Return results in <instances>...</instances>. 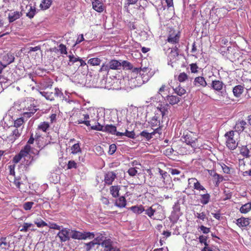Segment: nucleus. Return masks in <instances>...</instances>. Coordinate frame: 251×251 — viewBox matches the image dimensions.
<instances>
[{"label":"nucleus","mask_w":251,"mask_h":251,"mask_svg":"<svg viewBox=\"0 0 251 251\" xmlns=\"http://www.w3.org/2000/svg\"><path fill=\"white\" fill-rule=\"evenodd\" d=\"M83 119H80L78 120V124H84L87 126H90L91 129L97 131H102L109 133L113 135H116L117 136H119L118 133H120L117 131L116 127L112 125H107L104 127L101 125L98 122V120H93L92 122H94V124L91 125L90 124L91 121L88 120L89 119V115L87 114H83Z\"/></svg>","instance_id":"f257e3e1"},{"label":"nucleus","mask_w":251,"mask_h":251,"mask_svg":"<svg viewBox=\"0 0 251 251\" xmlns=\"http://www.w3.org/2000/svg\"><path fill=\"white\" fill-rule=\"evenodd\" d=\"M23 116L26 118L32 117L38 110L36 101L33 98H27L23 102Z\"/></svg>","instance_id":"f03ea898"},{"label":"nucleus","mask_w":251,"mask_h":251,"mask_svg":"<svg viewBox=\"0 0 251 251\" xmlns=\"http://www.w3.org/2000/svg\"><path fill=\"white\" fill-rule=\"evenodd\" d=\"M40 94L44 97L46 100L50 101L54 100L55 98H61L63 94L61 90L58 88H55L54 90H50L48 91H40Z\"/></svg>","instance_id":"7ed1b4c3"},{"label":"nucleus","mask_w":251,"mask_h":251,"mask_svg":"<svg viewBox=\"0 0 251 251\" xmlns=\"http://www.w3.org/2000/svg\"><path fill=\"white\" fill-rule=\"evenodd\" d=\"M180 38V32L173 28L169 27L166 41L172 44H178Z\"/></svg>","instance_id":"20e7f679"},{"label":"nucleus","mask_w":251,"mask_h":251,"mask_svg":"<svg viewBox=\"0 0 251 251\" xmlns=\"http://www.w3.org/2000/svg\"><path fill=\"white\" fill-rule=\"evenodd\" d=\"M225 137H226V146L228 148V149L231 150L235 149L238 146V143L234 139V131L231 130L227 132L225 134Z\"/></svg>","instance_id":"39448f33"},{"label":"nucleus","mask_w":251,"mask_h":251,"mask_svg":"<svg viewBox=\"0 0 251 251\" xmlns=\"http://www.w3.org/2000/svg\"><path fill=\"white\" fill-rule=\"evenodd\" d=\"M182 138L187 145H190L192 147H194L195 141L197 140L196 136L189 130L184 131Z\"/></svg>","instance_id":"423d86ee"},{"label":"nucleus","mask_w":251,"mask_h":251,"mask_svg":"<svg viewBox=\"0 0 251 251\" xmlns=\"http://www.w3.org/2000/svg\"><path fill=\"white\" fill-rule=\"evenodd\" d=\"M14 59L13 54L10 53L4 54L0 61V71L2 72L4 68L14 61Z\"/></svg>","instance_id":"0eeeda50"},{"label":"nucleus","mask_w":251,"mask_h":251,"mask_svg":"<svg viewBox=\"0 0 251 251\" xmlns=\"http://www.w3.org/2000/svg\"><path fill=\"white\" fill-rule=\"evenodd\" d=\"M188 187L191 184H192L193 185V188L194 189L199 191H202L205 192H207L206 189L204 187V186L201 185L200 182L197 178L195 177L190 178L188 179Z\"/></svg>","instance_id":"6e6552de"},{"label":"nucleus","mask_w":251,"mask_h":251,"mask_svg":"<svg viewBox=\"0 0 251 251\" xmlns=\"http://www.w3.org/2000/svg\"><path fill=\"white\" fill-rule=\"evenodd\" d=\"M251 219L242 217L236 220V224L241 229H247L250 226Z\"/></svg>","instance_id":"1a4fd4ad"},{"label":"nucleus","mask_w":251,"mask_h":251,"mask_svg":"<svg viewBox=\"0 0 251 251\" xmlns=\"http://www.w3.org/2000/svg\"><path fill=\"white\" fill-rule=\"evenodd\" d=\"M22 131V128H15L11 134L7 137V140L10 142L13 143L21 136Z\"/></svg>","instance_id":"9d476101"},{"label":"nucleus","mask_w":251,"mask_h":251,"mask_svg":"<svg viewBox=\"0 0 251 251\" xmlns=\"http://www.w3.org/2000/svg\"><path fill=\"white\" fill-rule=\"evenodd\" d=\"M117 176L116 173L112 171L108 172L104 175V183L108 185H110L112 184L114 180L116 178Z\"/></svg>","instance_id":"9b49d317"},{"label":"nucleus","mask_w":251,"mask_h":251,"mask_svg":"<svg viewBox=\"0 0 251 251\" xmlns=\"http://www.w3.org/2000/svg\"><path fill=\"white\" fill-rule=\"evenodd\" d=\"M69 231V229L63 228L58 233L57 236L59 238L61 242H65L70 239Z\"/></svg>","instance_id":"f8f14e48"},{"label":"nucleus","mask_w":251,"mask_h":251,"mask_svg":"<svg viewBox=\"0 0 251 251\" xmlns=\"http://www.w3.org/2000/svg\"><path fill=\"white\" fill-rule=\"evenodd\" d=\"M247 123L244 120H238L234 126V129L235 131L241 133L244 131L246 128Z\"/></svg>","instance_id":"ddd939ff"},{"label":"nucleus","mask_w":251,"mask_h":251,"mask_svg":"<svg viewBox=\"0 0 251 251\" xmlns=\"http://www.w3.org/2000/svg\"><path fill=\"white\" fill-rule=\"evenodd\" d=\"M193 84L196 87L202 88L205 87L207 85L205 78L203 76H200L195 78Z\"/></svg>","instance_id":"4468645a"},{"label":"nucleus","mask_w":251,"mask_h":251,"mask_svg":"<svg viewBox=\"0 0 251 251\" xmlns=\"http://www.w3.org/2000/svg\"><path fill=\"white\" fill-rule=\"evenodd\" d=\"M159 173L161 176V179L162 180L164 184L165 185L170 184L171 180L170 175H169L167 172L162 170L160 168H159Z\"/></svg>","instance_id":"2eb2a0df"},{"label":"nucleus","mask_w":251,"mask_h":251,"mask_svg":"<svg viewBox=\"0 0 251 251\" xmlns=\"http://www.w3.org/2000/svg\"><path fill=\"white\" fill-rule=\"evenodd\" d=\"M244 91V86L242 85H237L232 89L233 95L236 98H239L242 95Z\"/></svg>","instance_id":"dca6fc26"},{"label":"nucleus","mask_w":251,"mask_h":251,"mask_svg":"<svg viewBox=\"0 0 251 251\" xmlns=\"http://www.w3.org/2000/svg\"><path fill=\"white\" fill-rule=\"evenodd\" d=\"M153 205L150 206L148 207L147 209H145V214L148 215L150 218L153 219H156V220H161V218H164V215H162L160 216V215H159V217L157 218H153V216H154V214L156 212V209L154 208H153Z\"/></svg>","instance_id":"f3484780"},{"label":"nucleus","mask_w":251,"mask_h":251,"mask_svg":"<svg viewBox=\"0 0 251 251\" xmlns=\"http://www.w3.org/2000/svg\"><path fill=\"white\" fill-rule=\"evenodd\" d=\"M224 83L219 80H213L211 84V87L215 91H220L224 87Z\"/></svg>","instance_id":"a211bd4d"},{"label":"nucleus","mask_w":251,"mask_h":251,"mask_svg":"<svg viewBox=\"0 0 251 251\" xmlns=\"http://www.w3.org/2000/svg\"><path fill=\"white\" fill-rule=\"evenodd\" d=\"M93 8L98 12H102L103 11V3L99 0H95L92 2Z\"/></svg>","instance_id":"6ab92c4d"},{"label":"nucleus","mask_w":251,"mask_h":251,"mask_svg":"<svg viewBox=\"0 0 251 251\" xmlns=\"http://www.w3.org/2000/svg\"><path fill=\"white\" fill-rule=\"evenodd\" d=\"M115 205L119 208L125 207L126 205V200L124 196H120L115 202Z\"/></svg>","instance_id":"aec40b11"},{"label":"nucleus","mask_w":251,"mask_h":251,"mask_svg":"<svg viewBox=\"0 0 251 251\" xmlns=\"http://www.w3.org/2000/svg\"><path fill=\"white\" fill-rule=\"evenodd\" d=\"M108 64L110 70H118L122 66V63L120 62L115 59L111 60Z\"/></svg>","instance_id":"412c9836"},{"label":"nucleus","mask_w":251,"mask_h":251,"mask_svg":"<svg viewBox=\"0 0 251 251\" xmlns=\"http://www.w3.org/2000/svg\"><path fill=\"white\" fill-rule=\"evenodd\" d=\"M10 244L6 238L0 239V247L2 251H8L9 249Z\"/></svg>","instance_id":"4be33fe9"},{"label":"nucleus","mask_w":251,"mask_h":251,"mask_svg":"<svg viewBox=\"0 0 251 251\" xmlns=\"http://www.w3.org/2000/svg\"><path fill=\"white\" fill-rule=\"evenodd\" d=\"M22 15V13L19 11H15L9 13L8 15L9 22H13L15 20L19 19L21 17Z\"/></svg>","instance_id":"5701e85b"},{"label":"nucleus","mask_w":251,"mask_h":251,"mask_svg":"<svg viewBox=\"0 0 251 251\" xmlns=\"http://www.w3.org/2000/svg\"><path fill=\"white\" fill-rule=\"evenodd\" d=\"M110 193L113 198H117L119 196L120 187L118 185L111 186L110 188Z\"/></svg>","instance_id":"b1692460"},{"label":"nucleus","mask_w":251,"mask_h":251,"mask_svg":"<svg viewBox=\"0 0 251 251\" xmlns=\"http://www.w3.org/2000/svg\"><path fill=\"white\" fill-rule=\"evenodd\" d=\"M25 122L23 117L17 118L14 122L13 126L16 128H23L24 124Z\"/></svg>","instance_id":"393cba45"},{"label":"nucleus","mask_w":251,"mask_h":251,"mask_svg":"<svg viewBox=\"0 0 251 251\" xmlns=\"http://www.w3.org/2000/svg\"><path fill=\"white\" fill-rule=\"evenodd\" d=\"M129 209L137 214H140L145 211L144 207L142 205L132 206Z\"/></svg>","instance_id":"a878e982"},{"label":"nucleus","mask_w":251,"mask_h":251,"mask_svg":"<svg viewBox=\"0 0 251 251\" xmlns=\"http://www.w3.org/2000/svg\"><path fill=\"white\" fill-rule=\"evenodd\" d=\"M52 3L51 0H42L39 6L41 9L46 10L50 7Z\"/></svg>","instance_id":"bb28decb"},{"label":"nucleus","mask_w":251,"mask_h":251,"mask_svg":"<svg viewBox=\"0 0 251 251\" xmlns=\"http://www.w3.org/2000/svg\"><path fill=\"white\" fill-rule=\"evenodd\" d=\"M167 100L170 104L174 105L177 104L180 101V98L174 95H168L167 97Z\"/></svg>","instance_id":"cd10ccee"},{"label":"nucleus","mask_w":251,"mask_h":251,"mask_svg":"<svg viewBox=\"0 0 251 251\" xmlns=\"http://www.w3.org/2000/svg\"><path fill=\"white\" fill-rule=\"evenodd\" d=\"M99 238H95L93 241L85 244V250L86 251H89L92 249L94 248L95 246L97 244L100 245V243L97 242Z\"/></svg>","instance_id":"c85d7f7f"},{"label":"nucleus","mask_w":251,"mask_h":251,"mask_svg":"<svg viewBox=\"0 0 251 251\" xmlns=\"http://www.w3.org/2000/svg\"><path fill=\"white\" fill-rule=\"evenodd\" d=\"M31 149V147L28 145H25L24 148L22 149L19 154L21 155V156L23 158L24 157L26 156L30 151Z\"/></svg>","instance_id":"c756f323"},{"label":"nucleus","mask_w":251,"mask_h":251,"mask_svg":"<svg viewBox=\"0 0 251 251\" xmlns=\"http://www.w3.org/2000/svg\"><path fill=\"white\" fill-rule=\"evenodd\" d=\"M200 202L203 205L207 204L210 200V196L207 192L205 194L200 195Z\"/></svg>","instance_id":"7c9ffc66"},{"label":"nucleus","mask_w":251,"mask_h":251,"mask_svg":"<svg viewBox=\"0 0 251 251\" xmlns=\"http://www.w3.org/2000/svg\"><path fill=\"white\" fill-rule=\"evenodd\" d=\"M240 212L243 214L248 213L251 210V202H249L243 204L239 209Z\"/></svg>","instance_id":"2f4dec72"},{"label":"nucleus","mask_w":251,"mask_h":251,"mask_svg":"<svg viewBox=\"0 0 251 251\" xmlns=\"http://www.w3.org/2000/svg\"><path fill=\"white\" fill-rule=\"evenodd\" d=\"M101 60L98 57H94L89 59L87 63L92 66H99L100 64Z\"/></svg>","instance_id":"473e14b6"},{"label":"nucleus","mask_w":251,"mask_h":251,"mask_svg":"<svg viewBox=\"0 0 251 251\" xmlns=\"http://www.w3.org/2000/svg\"><path fill=\"white\" fill-rule=\"evenodd\" d=\"M102 247L104 248V251H106V249H108L113 246V242L110 239H104L101 243Z\"/></svg>","instance_id":"72a5a7b5"},{"label":"nucleus","mask_w":251,"mask_h":251,"mask_svg":"<svg viewBox=\"0 0 251 251\" xmlns=\"http://www.w3.org/2000/svg\"><path fill=\"white\" fill-rule=\"evenodd\" d=\"M150 124L152 129H154V128L161 125L160 120H158L157 117L156 116H154L152 118L150 122Z\"/></svg>","instance_id":"f704fd0d"},{"label":"nucleus","mask_w":251,"mask_h":251,"mask_svg":"<svg viewBox=\"0 0 251 251\" xmlns=\"http://www.w3.org/2000/svg\"><path fill=\"white\" fill-rule=\"evenodd\" d=\"M50 128V125L48 122H41L38 126V129L43 132H46Z\"/></svg>","instance_id":"c9c22d12"},{"label":"nucleus","mask_w":251,"mask_h":251,"mask_svg":"<svg viewBox=\"0 0 251 251\" xmlns=\"http://www.w3.org/2000/svg\"><path fill=\"white\" fill-rule=\"evenodd\" d=\"M240 152L241 154L246 158L249 157L250 156V151L247 146H242L240 150Z\"/></svg>","instance_id":"e433bc0d"},{"label":"nucleus","mask_w":251,"mask_h":251,"mask_svg":"<svg viewBox=\"0 0 251 251\" xmlns=\"http://www.w3.org/2000/svg\"><path fill=\"white\" fill-rule=\"evenodd\" d=\"M168 105H161L160 107H157V109L160 111L161 114L163 118L165 116L167 115L169 112L168 110Z\"/></svg>","instance_id":"4c0bfd02"},{"label":"nucleus","mask_w":251,"mask_h":251,"mask_svg":"<svg viewBox=\"0 0 251 251\" xmlns=\"http://www.w3.org/2000/svg\"><path fill=\"white\" fill-rule=\"evenodd\" d=\"M71 153L75 154L78 153H81V149L79 143L75 144L71 148Z\"/></svg>","instance_id":"58836bf2"},{"label":"nucleus","mask_w":251,"mask_h":251,"mask_svg":"<svg viewBox=\"0 0 251 251\" xmlns=\"http://www.w3.org/2000/svg\"><path fill=\"white\" fill-rule=\"evenodd\" d=\"M29 6L30 7V8L26 15L29 19H31L34 17L36 13V9L35 7L32 6L31 5H29Z\"/></svg>","instance_id":"ea45409f"},{"label":"nucleus","mask_w":251,"mask_h":251,"mask_svg":"<svg viewBox=\"0 0 251 251\" xmlns=\"http://www.w3.org/2000/svg\"><path fill=\"white\" fill-rule=\"evenodd\" d=\"M213 178L215 186L216 187H218L219 184L224 180V177L218 174H217L215 177H213Z\"/></svg>","instance_id":"a19ab883"},{"label":"nucleus","mask_w":251,"mask_h":251,"mask_svg":"<svg viewBox=\"0 0 251 251\" xmlns=\"http://www.w3.org/2000/svg\"><path fill=\"white\" fill-rule=\"evenodd\" d=\"M71 237L74 239L82 240V232L76 230L72 231Z\"/></svg>","instance_id":"79ce46f5"},{"label":"nucleus","mask_w":251,"mask_h":251,"mask_svg":"<svg viewBox=\"0 0 251 251\" xmlns=\"http://www.w3.org/2000/svg\"><path fill=\"white\" fill-rule=\"evenodd\" d=\"M179 54L178 49L176 46L172 49L171 52L169 54V57L170 59H174Z\"/></svg>","instance_id":"37998d69"},{"label":"nucleus","mask_w":251,"mask_h":251,"mask_svg":"<svg viewBox=\"0 0 251 251\" xmlns=\"http://www.w3.org/2000/svg\"><path fill=\"white\" fill-rule=\"evenodd\" d=\"M175 92L179 96H182L186 93L185 89L180 85L174 89Z\"/></svg>","instance_id":"c03bdc74"},{"label":"nucleus","mask_w":251,"mask_h":251,"mask_svg":"<svg viewBox=\"0 0 251 251\" xmlns=\"http://www.w3.org/2000/svg\"><path fill=\"white\" fill-rule=\"evenodd\" d=\"M118 134L120 135L119 136H126L131 138H134L135 136L133 131H128L127 129H126L125 132H120Z\"/></svg>","instance_id":"a18cd8bd"},{"label":"nucleus","mask_w":251,"mask_h":251,"mask_svg":"<svg viewBox=\"0 0 251 251\" xmlns=\"http://www.w3.org/2000/svg\"><path fill=\"white\" fill-rule=\"evenodd\" d=\"M188 79V75L186 73L183 72L179 74L177 77V80L180 82L185 81Z\"/></svg>","instance_id":"49530a36"},{"label":"nucleus","mask_w":251,"mask_h":251,"mask_svg":"<svg viewBox=\"0 0 251 251\" xmlns=\"http://www.w3.org/2000/svg\"><path fill=\"white\" fill-rule=\"evenodd\" d=\"M140 135L141 136L144 137L147 139V141H149L152 138L153 134H152V132L151 133L148 132L146 130H144L142 131Z\"/></svg>","instance_id":"de8ad7c7"},{"label":"nucleus","mask_w":251,"mask_h":251,"mask_svg":"<svg viewBox=\"0 0 251 251\" xmlns=\"http://www.w3.org/2000/svg\"><path fill=\"white\" fill-rule=\"evenodd\" d=\"M95 237V234L93 232H82V240L86 239H92Z\"/></svg>","instance_id":"09e8293b"},{"label":"nucleus","mask_w":251,"mask_h":251,"mask_svg":"<svg viewBox=\"0 0 251 251\" xmlns=\"http://www.w3.org/2000/svg\"><path fill=\"white\" fill-rule=\"evenodd\" d=\"M134 72L139 73L141 75H144V73H147L149 71V69L147 67L142 68H135L134 69Z\"/></svg>","instance_id":"8fccbe9b"},{"label":"nucleus","mask_w":251,"mask_h":251,"mask_svg":"<svg viewBox=\"0 0 251 251\" xmlns=\"http://www.w3.org/2000/svg\"><path fill=\"white\" fill-rule=\"evenodd\" d=\"M110 70V68L109 67L108 64H106L105 63H103L101 66L99 70V73H101L103 72H105L107 74H108Z\"/></svg>","instance_id":"3c124183"},{"label":"nucleus","mask_w":251,"mask_h":251,"mask_svg":"<svg viewBox=\"0 0 251 251\" xmlns=\"http://www.w3.org/2000/svg\"><path fill=\"white\" fill-rule=\"evenodd\" d=\"M163 127V126L162 125H160L159 126L154 128L153 131L152 132V134L153 135L157 133L159 135H161L162 133V128Z\"/></svg>","instance_id":"603ef678"},{"label":"nucleus","mask_w":251,"mask_h":251,"mask_svg":"<svg viewBox=\"0 0 251 251\" xmlns=\"http://www.w3.org/2000/svg\"><path fill=\"white\" fill-rule=\"evenodd\" d=\"M69 62L68 63V64L70 65H72L74 63L79 61V57H75L74 56V55H69Z\"/></svg>","instance_id":"864d4df0"},{"label":"nucleus","mask_w":251,"mask_h":251,"mask_svg":"<svg viewBox=\"0 0 251 251\" xmlns=\"http://www.w3.org/2000/svg\"><path fill=\"white\" fill-rule=\"evenodd\" d=\"M190 70L192 73H197L198 72L199 67L197 63H192L190 64Z\"/></svg>","instance_id":"5fc2aeb1"},{"label":"nucleus","mask_w":251,"mask_h":251,"mask_svg":"<svg viewBox=\"0 0 251 251\" xmlns=\"http://www.w3.org/2000/svg\"><path fill=\"white\" fill-rule=\"evenodd\" d=\"M138 0H126L125 3L124 7L126 9L127 12H129L128 7L131 4H134Z\"/></svg>","instance_id":"6e6d98bb"},{"label":"nucleus","mask_w":251,"mask_h":251,"mask_svg":"<svg viewBox=\"0 0 251 251\" xmlns=\"http://www.w3.org/2000/svg\"><path fill=\"white\" fill-rule=\"evenodd\" d=\"M137 169V168H130L127 171L128 175L131 176H136L138 173Z\"/></svg>","instance_id":"4d7b16f0"},{"label":"nucleus","mask_w":251,"mask_h":251,"mask_svg":"<svg viewBox=\"0 0 251 251\" xmlns=\"http://www.w3.org/2000/svg\"><path fill=\"white\" fill-rule=\"evenodd\" d=\"M33 204L34 202L32 201L26 202L23 204V208L25 210H29L31 209Z\"/></svg>","instance_id":"13d9d810"},{"label":"nucleus","mask_w":251,"mask_h":251,"mask_svg":"<svg viewBox=\"0 0 251 251\" xmlns=\"http://www.w3.org/2000/svg\"><path fill=\"white\" fill-rule=\"evenodd\" d=\"M224 197L223 200L226 201L227 200H229L232 197V194L229 192V191L225 190L224 191Z\"/></svg>","instance_id":"bf43d9fd"},{"label":"nucleus","mask_w":251,"mask_h":251,"mask_svg":"<svg viewBox=\"0 0 251 251\" xmlns=\"http://www.w3.org/2000/svg\"><path fill=\"white\" fill-rule=\"evenodd\" d=\"M59 50L60 52V53L62 54H67V48L66 46L63 44H61L59 46Z\"/></svg>","instance_id":"052dcab7"},{"label":"nucleus","mask_w":251,"mask_h":251,"mask_svg":"<svg viewBox=\"0 0 251 251\" xmlns=\"http://www.w3.org/2000/svg\"><path fill=\"white\" fill-rule=\"evenodd\" d=\"M77 164L75 162L74 160H70L68 162V165H67V169H71L73 168L76 169L77 168Z\"/></svg>","instance_id":"680f3d73"},{"label":"nucleus","mask_w":251,"mask_h":251,"mask_svg":"<svg viewBox=\"0 0 251 251\" xmlns=\"http://www.w3.org/2000/svg\"><path fill=\"white\" fill-rule=\"evenodd\" d=\"M221 166L224 173L229 174L230 172L231 168L228 166H226L224 163L221 164Z\"/></svg>","instance_id":"e2e57ef3"},{"label":"nucleus","mask_w":251,"mask_h":251,"mask_svg":"<svg viewBox=\"0 0 251 251\" xmlns=\"http://www.w3.org/2000/svg\"><path fill=\"white\" fill-rule=\"evenodd\" d=\"M34 223L38 227H42L48 226L47 223H46L42 220H40L38 221H36L34 222Z\"/></svg>","instance_id":"0e129e2a"},{"label":"nucleus","mask_w":251,"mask_h":251,"mask_svg":"<svg viewBox=\"0 0 251 251\" xmlns=\"http://www.w3.org/2000/svg\"><path fill=\"white\" fill-rule=\"evenodd\" d=\"M195 216L199 219L204 221L206 219V216L204 212L197 213Z\"/></svg>","instance_id":"69168bd1"},{"label":"nucleus","mask_w":251,"mask_h":251,"mask_svg":"<svg viewBox=\"0 0 251 251\" xmlns=\"http://www.w3.org/2000/svg\"><path fill=\"white\" fill-rule=\"evenodd\" d=\"M32 226V224L31 223H24L22 226V228L21 229V231L24 232L27 231L28 228Z\"/></svg>","instance_id":"338daca9"},{"label":"nucleus","mask_w":251,"mask_h":251,"mask_svg":"<svg viewBox=\"0 0 251 251\" xmlns=\"http://www.w3.org/2000/svg\"><path fill=\"white\" fill-rule=\"evenodd\" d=\"M117 147L115 144H111L109 146L108 153L110 154H113L116 151Z\"/></svg>","instance_id":"774afa93"}]
</instances>
